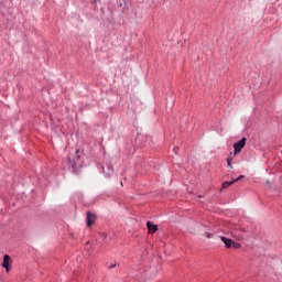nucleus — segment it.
I'll return each mask as SVG.
<instances>
[{"instance_id":"nucleus-1","label":"nucleus","mask_w":282,"mask_h":282,"mask_svg":"<svg viewBox=\"0 0 282 282\" xmlns=\"http://www.w3.org/2000/svg\"><path fill=\"white\" fill-rule=\"evenodd\" d=\"M243 147H246V138H242L240 141L234 144V155L241 153Z\"/></svg>"},{"instance_id":"nucleus-2","label":"nucleus","mask_w":282,"mask_h":282,"mask_svg":"<svg viewBox=\"0 0 282 282\" xmlns=\"http://www.w3.org/2000/svg\"><path fill=\"white\" fill-rule=\"evenodd\" d=\"M95 223H96V215L91 214V212H87V214H86V226L88 228H91V226H94Z\"/></svg>"},{"instance_id":"nucleus-3","label":"nucleus","mask_w":282,"mask_h":282,"mask_svg":"<svg viewBox=\"0 0 282 282\" xmlns=\"http://www.w3.org/2000/svg\"><path fill=\"white\" fill-rule=\"evenodd\" d=\"M12 264V259L9 254L3 256L2 268H4L6 272H10V265Z\"/></svg>"},{"instance_id":"nucleus-4","label":"nucleus","mask_w":282,"mask_h":282,"mask_svg":"<svg viewBox=\"0 0 282 282\" xmlns=\"http://www.w3.org/2000/svg\"><path fill=\"white\" fill-rule=\"evenodd\" d=\"M147 228L149 232H158V225L153 224L152 221L147 223Z\"/></svg>"},{"instance_id":"nucleus-5","label":"nucleus","mask_w":282,"mask_h":282,"mask_svg":"<svg viewBox=\"0 0 282 282\" xmlns=\"http://www.w3.org/2000/svg\"><path fill=\"white\" fill-rule=\"evenodd\" d=\"M220 240L225 243V248H232V239L221 236Z\"/></svg>"},{"instance_id":"nucleus-6","label":"nucleus","mask_w":282,"mask_h":282,"mask_svg":"<svg viewBox=\"0 0 282 282\" xmlns=\"http://www.w3.org/2000/svg\"><path fill=\"white\" fill-rule=\"evenodd\" d=\"M232 184H235V181H226L223 183V188H228V186H232Z\"/></svg>"},{"instance_id":"nucleus-7","label":"nucleus","mask_w":282,"mask_h":282,"mask_svg":"<svg viewBox=\"0 0 282 282\" xmlns=\"http://www.w3.org/2000/svg\"><path fill=\"white\" fill-rule=\"evenodd\" d=\"M231 248H234L235 250H239V248H241V243L236 242L235 240L231 243Z\"/></svg>"},{"instance_id":"nucleus-8","label":"nucleus","mask_w":282,"mask_h":282,"mask_svg":"<svg viewBox=\"0 0 282 282\" xmlns=\"http://www.w3.org/2000/svg\"><path fill=\"white\" fill-rule=\"evenodd\" d=\"M227 166H228L229 169H232V158H228V159H227Z\"/></svg>"},{"instance_id":"nucleus-9","label":"nucleus","mask_w":282,"mask_h":282,"mask_svg":"<svg viewBox=\"0 0 282 282\" xmlns=\"http://www.w3.org/2000/svg\"><path fill=\"white\" fill-rule=\"evenodd\" d=\"M69 165L74 171H76V163L74 161H69Z\"/></svg>"},{"instance_id":"nucleus-10","label":"nucleus","mask_w":282,"mask_h":282,"mask_svg":"<svg viewBox=\"0 0 282 282\" xmlns=\"http://www.w3.org/2000/svg\"><path fill=\"white\" fill-rule=\"evenodd\" d=\"M243 177H246V176L240 175L239 177H237V178H235V180H232V181H234V182H239V181L243 180Z\"/></svg>"},{"instance_id":"nucleus-11","label":"nucleus","mask_w":282,"mask_h":282,"mask_svg":"<svg viewBox=\"0 0 282 282\" xmlns=\"http://www.w3.org/2000/svg\"><path fill=\"white\" fill-rule=\"evenodd\" d=\"M116 265H117V263H112V264H110L108 268H109L110 270H113V268H116Z\"/></svg>"},{"instance_id":"nucleus-12","label":"nucleus","mask_w":282,"mask_h":282,"mask_svg":"<svg viewBox=\"0 0 282 282\" xmlns=\"http://www.w3.org/2000/svg\"><path fill=\"white\" fill-rule=\"evenodd\" d=\"M234 237H236L237 239H241V236H237V234H232Z\"/></svg>"},{"instance_id":"nucleus-13","label":"nucleus","mask_w":282,"mask_h":282,"mask_svg":"<svg viewBox=\"0 0 282 282\" xmlns=\"http://www.w3.org/2000/svg\"><path fill=\"white\" fill-rule=\"evenodd\" d=\"M207 235V238L210 239V234H206Z\"/></svg>"},{"instance_id":"nucleus-14","label":"nucleus","mask_w":282,"mask_h":282,"mask_svg":"<svg viewBox=\"0 0 282 282\" xmlns=\"http://www.w3.org/2000/svg\"><path fill=\"white\" fill-rule=\"evenodd\" d=\"M174 153H177V149L174 148Z\"/></svg>"}]
</instances>
